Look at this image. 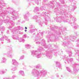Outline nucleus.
<instances>
[{"label":"nucleus","mask_w":79,"mask_h":79,"mask_svg":"<svg viewBox=\"0 0 79 79\" xmlns=\"http://www.w3.org/2000/svg\"><path fill=\"white\" fill-rule=\"evenodd\" d=\"M27 29V27H25V29Z\"/></svg>","instance_id":"nucleus-1"},{"label":"nucleus","mask_w":79,"mask_h":79,"mask_svg":"<svg viewBox=\"0 0 79 79\" xmlns=\"http://www.w3.org/2000/svg\"><path fill=\"white\" fill-rule=\"evenodd\" d=\"M25 32H26V31H27V30H25Z\"/></svg>","instance_id":"nucleus-2"}]
</instances>
